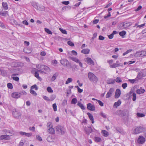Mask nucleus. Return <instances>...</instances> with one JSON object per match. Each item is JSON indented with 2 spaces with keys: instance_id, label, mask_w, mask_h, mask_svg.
<instances>
[{
  "instance_id": "nucleus-1",
  "label": "nucleus",
  "mask_w": 146,
  "mask_h": 146,
  "mask_svg": "<svg viewBox=\"0 0 146 146\" xmlns=\"http://www.w3.org/2000/svg\"><path fill=\"white\" fill-rule=\"evenodd\" d=\"M88 76L91 82L96 83L98 81V78L94 74L91 72H89L88 73Z\"/></svg>"
},
{
  "instance_id": "nucleus-2",
  "label": "nucleus",
  "mask_w": 146,
  "mask_h": 146,
  "mask_svg": "<svg viewBox=\"0 0 146 146\" xmlns=\"http://www.w3.org/2000/svg\"><path fill=\"white\" fill-rule=\"evenodd\" d=\"M56 130L57 133L60 135L64 134L66 132V129L64 126L58 125L56 126Z\"/></svg>"
},
{
  "instance_id": "nucleus-3",
  "label": "nucleus",
  "mask_w": 146,
  "mask_h": 146,
  "mask_svg": "<svg viewBox=\"0 0 146 146\" xmlns=\"http://www.w3.org/2000/svg\"><path fill=\"white\" fill-rule=\"evenodd\" d=\"M145 131V129L142 127L139 126L135 129L133 133L134 134H137Z\"/></svg>"
},
{
  "instance_id": "nucleus-4",
  "label": "nucleus",
  "mask_w": 146,
  "mask_h": 146,
  "mask_svg": "<svg viewBox=\"0 0 146 146\" xmlns=\"http://www.w3.org/2000/svg\"><path fill=\"white\" fill-rule=\"evenodd\" d=\"M12 114L13 117L16 118H19L21 115V113L19 111L16 110V109L13 111Z\"/></svg>"
},
{
  "instance_id": "nucleus-5",
  "label": "nucleus",
  "mask_w": 146,
  "mask_h": 146,
  "mask_svg": "<svg viewBox=\"0 0 146 146\" xmlns=\"http://www.w3.org/2000/svg\"><path fill=\"white\" fill-rule=\"evenodd\" d=\"M21 96V93L18 92H13L11 94V96L12 97L16 99H18L20 98Z\"/></svg>"
},
{
  "instance_id": "nucleus-6",
  "label": "nucleus",
  "mask_w": 146,
  "mask_h": 146,
  "mask_svg": "<svg viewBox=\"0 0 146 146\" xmlns=\"http://www.w3.org/2000/svg\"><path fill=\"white\" fill-rule=\"evenodd\" d=\"M146 76V72H140L138 73L137 78L139 79H142L143 77Z\"/></svg>"
},
{
  "instance_id": "nucleus-7",
  "label": "nucleus",
  "mask_w": 146,
  "mask_h": 146,
  "mask_svg": "<svg viewBox=\"0 0 146 146\" xmlns=\"http://www.w3.org/2000/svg\"><path fill=\"white\" fill-rule=\"evenodd\" d=\"M114 92V89L113 88H111L110 89L109 91L108 92L106 95V97L107 98H108L111 96L113 93Z\"/></svg>"
},
{
  "instance_id": "nucleus-8",
  "label": "nucleus",
  "mask_w": 146,
  "mask_h": 146,
  "mask_svg": "<svg viewBox=\"0 0 146 146\" xmlns=\"http://www.w3.org/2000/svg\"><path fill=\"white\" fill-rule=\"evenodd\" d=\"M145 139L143 137L139 136L137 142L139 143L143 144L145 142Z\"/></svg>"
},
{
  "instance_id": "nucleus-9",
  "label": "nucleus",
  "mask_w": 146,
  "mask_h": 146,
  "mask_svg": "<svg viewBox=\"0 0 146 146\" xmlns=\"http://www.w3.org/2000/svg\"><path fill=\"white\" fill-rule=\"evenodd\" d=\"M87 108L88 110L91 111H94L95 109V107L94 105L89 103L87 105Z\"/></svg>"
},
{
  "instance_id": "nucleus-10",
  "label": "nucleus",
  "mask_w": 146,
  "mask_h": 146,
  "mask_svg": "<svg viewBox=\"0 0 146 146\" xmlns=\"http://www.w3.org/2000/svg\"><path fill=\"white\" fill-rule=\"evenodd\" d=\"M60 63L63 65L67 66L68 63V61L66 59H64L60 61Z\"/></svg>"
},
{
  "instance_id": "nucleus-11",
  "label": "nucleus",
  "mask_w": 146,
  "mask_h": 146,
  "mask_svg": "<svg viewBox=\"0 0 146 146\" xmlns=\"http://www.w3.org/2000/svg\"><path fill=\"white\" fill-rule=\"evenodd\" d=\"M11 135H2L0 136V140H2L3 139H9V136Z\"/></svg>"
},
{
  "instance_id": "nucleus-12",
  "label": "nucleus",
  "mask_w": 146,
  "mask_h": 146,
  "mask_svg": "<svg viewBox=\"0 0 146 146\" xmlns=\"http://www.w3.org/2000/svg\"><path fill=\"white\" fill-rule=\"evenodd\" d=\"M121 94V91L119 89H117L116 90L115 94V98H118L120 96Z\"/></svg>"
},
{
  "instance_id": "nucleus-13",
  "label": "nucleus",
  "mask_w": 146,
  "mask_h": 146,
  "mask_svg": "<svg viewBox=\"0 0 146 146\" xmlns=\"http://www.w3.org/2000/svg\"><path fill=\"white\" fill-rule=\"evenodd\" d=\"M145 92V89H143L142 87H141L139 89L137 90L136 91V93L139 94H143Z\"/></svg>"
},
{
  "instance_id": "nucleus-14",
  "label": "nucleus",
  "mask_w": 146,
  "mask_h": 146,
  "mask_svg": "<svg viewBox=\"0 0 146 146\" xmlns=\"http://www.w3.org/2000/svg\"><path fill=\"white\" fill-rule=\"evenodd\" d=\"M131 25L130 23H123L121 27L122 29H125L129 27Z\"/></svg>"
},
{
  "instance_id": "nucleus-15",
  "label": "nucleus",
  "mask_w": 146,
  "mask_h": 146,
  "mask_svg": "<svg viewBox=\"0 0 146 146\" xmlns=\"http://www.w3.org/2000/svg\"><path fill=\"white\" fill-rule=\"evenodd\" d=\"M40 68L41 70H43L46 71H48L50 70V68L44 65H40Z\"/></svg>"
},
{
  "instance_id": "nucleus-16",
  "label": "nucleus",
  "mask_w": 146,
  "mask_h": 146,
  "mask_svg": "<svg viewBox=\"0 0 146 146\" xmlns=\"http://www.w3.org/2000/svg\"><path fill=\"white\" fill-rule=\"evenodd\" d=\"M86 62L89 64H94V62L91 58H87L86 59Z\"/></svg>"
},
{
  "instance_id": "nucleus-17",
  "label": "nucleus",
  "mask_w": 146,
  "mask_h": 146,
  "mask_svg": "<svg viewBox=\"0 0 146 146\" xmlns=\"http://www.w3.org/2000/svg\"><path fill=\"white\" fill-rule=\"evenodd\" d=\"M121 104V101L120 100H119L118 101L116 102H115L113 105V107L114 108H117V107L119 106Z\"/></svg>"
},
{
  "instance_id": "nucleus-18",
  "label": "nucleus",
  "mask_w": 146,
  "mask_h": 146,
  "mask_svg": "<svg viewBox=\"0 0 146 146\" xmlns=\"http://www.w3.org/2000/svg\"><path fill=\"white\" fill-rule=\"evenodd\" d=\"M135 55L138 57H142L144 56L143 50L137 52Z\"/></svg>"
},
{
  "instance_id": "nucleus-19",
  "label": "nucleus",
  "mask_w": 146,
  "mask_h": 146,
  "mask_svg": "<svg viewBox=\"0 0 146 146\" xmlns=\"http://www.w3.org/2000/svg\"><path fill=\"white\" fill-rule=\"evenodd\" d=\"M119 66H122V65H120V64L119 63H114L112 65H110V67L111 68H115L118 67Z\"/></svg>"
},
{
  "instance_id": "nucleus-20",
  "label": "nucleus",
  "mask_w": 146,
  "mask_h": 146,
  "mask_svg": "<svg viewBox=\"0 0 146 146\" xmlns=\"http://www.w3.org/2000/svg\"><path fill=\"white\" fill-rule=\"evenodd\" d=\"M86 133L87 134H89L90 133H91L93 131L92 128L91 127H89L85 129Z\"/></svg>"
},
{
  "instance_id": "nucleus-21",
  "label": "nucleus",
  "mask_w": 146,
  "mask_h": 146,
  "mask_svg": "<svg viewBox=\"0 0 146 146\" xmlns=\"http://www.w3.org/2000/svg\"><path fill=\"white\" fill-rule=\"evenodd\" d=\"M87 114L88 115L89 118L92 121V123H94V121L93 115L89 112Z\"/></svg>"
},
{
  "instance_id": "nucleus-22",
  "label": "nucleus",
  "mask_w": 146,
  "mask_h": 146,
  "mask_svg": "<svg viewBox=\"0 0 146 146\" xmlns=\"http://www.w3.org/2000/svg\"><path fill=\"white\" fill-rule=\"evenodd\" d=\"M58 74L57 73H55L52 76L51 78L50 81L51 82H53L55 80L56 78L58 76Z\"/></svg>"
},
{
  "instance_id": "nucleus-23",
  "label": "nucleus",
  "mask_w": 146,
  "mask_h": 146,
  "mask_svg": "<svg viewBox=\"0 0 146 146\" xmlns=\"http://www.w3.org/2000/svg\"><path fill=\"white\" fill-rule=\"evenodd\" d=\"M90 50L88 48H86L83 49L81 51L82 53L85 54H87L89 53Z\"/></svg>"
},
{
  "instance_id": "nucleus-24",
  "label": "nucleus",
  "mask_w": 146,
  "mask_h": 146,
  "mask_svg": "<svg viewBox=\"0 0 146 146\" xmlns=\"http://www.w3.org/2000/svg\"><path fill=\"white\" fill-rule=\"evenodd\" d=\"M101 133L102 134V135L106 137H107L109 135L108 133L105 130H102Z\"/></svg>"
},
{
  "instance_id": "nucleus-25",
  "label": "nucleus",
  "mask_w": 146,
  "mask_h": 146,
  "mask_svg": "<svg viewBox=\"0 0 146 146\" xmlns=\"http://www.w3.org/2000/svg\"><path fill=\"white\" fill-rule=\"evenodd\" d=\"M47 131L49 133L52 134L54 133V130L52 127L48 129Z\"/></svg>"
},
{
  "instance_id": "nucleus-26",
  "label": "nucleus",
  "mask_w": 146,
  "mask_h": 146,
  "mask_svg": "<svg viewBox=\"0 0 146 146\" xmlns=\"http://www.w3.org/2000/svg\"><path fill=\"white\" fill-rule=\"evenodd\" d=\"M47 140L48 142H52L54 141V139L52 137V135H49L47 137Z\"/></svg>"
},
{
  "instance_id": "nucleus-27",
  "label": "nucleus",
  "mask_w": 146,
  "mask_h": 146,
  "mask_svg": "<svg viewBox=\"0 0 146 146\" xmlns=\"http://www.w3.org/2000/svg\"><path fill=\"white\" fill-rule=\"evenodd\" d=\"M33 6L35 7L36 9H38L39 5L38 3H36L34 2H33L32 3Z\"/></svg>"
},
{
  "instance_id": "nucleus-28",
  "label": "nucleus",
  "mask_w": 146,
  "mask_h": 146,
  "mask_svg": "<svg viewBox=\"0 0 146 146\" xmlns=\"http://www.w3.org/2000/svg\"><path fill=\"white\" fill-rule=\"evenodd\" d=\"M94 140L97 143L100 142L102 141V139L101 138L98 137H94Z\"/></svg>"
},
{
  "instance_id": "nucleus-29",
  "label": "nucleus",
  "mask_w": 146,
  "mask_h": 146,
  "mask_svg": "<svg viewBox=\"0 0 146 146\" xmlns=\"http://www.w3.org/2000/svg\"><path fill=\"white\" fill-rule=\"evenodd\" d=\"M2 5L4 10H7L8 9V5L6 2H3Z\"/></svg>"
},
{
  "instance_id": "nucleus-30",
  "label": "nucleus",
  "mask_w": 146,
  "mask_h": 146,
  "mask_svg": "<svg viewBox=\"0 0 146 146\" xmlns=\"http://www.w3.org/2000/svg\"><path fill=\"white\" fill-rule=\"evenodd\" d=\"M115 82V80L112 79H110L108 80L107 83L108 84H113Z\"/></svg>"
},
{
  "instance_id": "nucleus-31",
  "label": "nucleus",
  "mask_w": 146,
  "mask_h": 146,
  "mask_svg": "<svg viewBox=\"0 0 146 146\" xmlns=\"http://www.w3.org/2000/svg\"><path fill=\"white\" fill-rule=\"evenodd\" d=\"M7 14L8 15V12L7 11H0V15L5 17Z\"/></svg>"
},
{
  "instance_id": "nucleus-32",
  "label": "nucleus",
  "mask_w": 146,
  "mask_h": 146,
  "mask_svg": "<svg viewBox=\"0 0 146 146\" xmlns=\"http://www.w3.org/2000/svg\"><path fill=\"white\" fill-rule=\"evenodd\" d=\"M126 32L125 31H122L121 32L119 33V35L121 36L122 37L124 38V35H125L126 34Z\"/></svg>"
},
{
  "instance_id": "nucleus-33",
  "label": "nucleus",
  "mask_w": 146,
  "mask_h": 146,
  "mask_svg": "<svg viewBox=\"0 0 146 146\" xmlns=\"http://www.w3.org/2000/svg\"><path fill=\"white\" fill-rule=\"evenodd\" d=\"M38 72L37 70V71H36L35 72V76L36 78H38V80H40L41 79L39 76V74L38 73Z\"/></svg>"
},
{
  "instance_id": "nucleus-34",
  "label": "nucleus",
  "mask_w": 146,
  "mask_h": 146,
  "mask_svg": "<svg viewBox=\"0 0 146 146\" xmlns=\"http://www.w3.org/2000/svg\"><path fill=\"white\" fill-rule=\"evenodd\" d=\"M77 105L80 107L82 110H84L85 109L84 106L81 102H78Z\"/></svg>"
},
{
  "instance_id": "nucleus-35",
  "label": "nucleus",
  "mask_w": 146,
  "mask_h": 146,
  "mask_svg": "<svg viewBox=\"0 0 146 146\" xmlns=\"http://www.w3.org/2000/svg\"><path fill=\"white\" fill-rule=\"evenodd\" d=\"M70 59L78 63V62H79V60L77 58H75V57H70Z\"/></svg>"
},
{
  "instance_id": "nucleus-36",
  "label": "nucleus",
  "mask_w": 146,
  "mask_h": 146,
  "mask_svg": "<svg viewBox=\"0 0 146 146\" xmlns=\"http://www.w3.org/2000/svg\"><path fill=\"white\" fill-rule=\"evenodd\" d=\"M56 96L54 95H51L50 97V101H52L53 100L56 98Z\"/></svg>"
},
{
  "instance_id": "nucleus-37",
  "label": "nucleus",
  "mask_w": 146,
  "mask_h": 146,
  "mask_svg": "<svg viewBox=\"0 0 146 146\" xmlns=\"http://www.w3.org/2000/svg\"><path fill=\"white\" fill-rule=\"evenodd\" d=\"M47 126L48 129L49 128L52 127V122H48L47 123Z\"/></svg>"
},
{
  "instance_id": "nucleus-38",
  "label": "nucleus",
  "mask_w": 146,
  "mask_h": 146,
  "mask_svg": "<svg viewBox=\"0 0 146 146\" xmlns=\"http://www.w3.org/2000/svg\"><path fill=\"white\" fill-rule=\"evenodd\" d=\"M137 116L139 117H143L145 116V115L142 113H137Z\"/></svg>"
},
{
  "instance_id": "nucleus-39",
  "label": "nucleus",
  "mask_w": 146,
  "mask_h": 146,
  "mask_svg": "<svg viewBox=\"0 0 146 146\" xmlns=\"http://www.w3.org/2000/svg\"><path fill=\"white\" fill-rule=\"evenodd\" d=\"M115 82L116 81L117 83H120L121 82H122V81L120 78L119 77H117L116 79L115 80Z\"/></svg>"
},
{
  "instance_id": "nucleus-40",
  "label": "nucleus",
  "mask_w": 146,
  "mask_h": 146,
  "mask_svg": "<svg viewBox=\"0 0 146 146\" xmlns=\"http://www.w3.org/2000/svg\"><path fill=\"white\" fill-rule=\"evenodd\" d=\"M75 87L77 88L78 89V92L81 93L82 92L83 90L82 89H80L78 86H75Z\"/></svg>"
},
{
  "instance_id": "nucleus-41",
  "label": "nucleus",
  "mask_w": 146,
  "mask_h": 146,
  "mask_svg": "<svg viewBox=\"0 0 146 146\" xmlns=\"http://www.w3.org/2000/svg\"><path fill=\"white\" fill-rule=\"evenodd\" d=\"M72 78H68L67 81H66L65 84H68L69 83L71 82L72 81Z\"/></svg>"
},
{
  "instance_id": "nucleus-42",
  "label": "nucleus",
  "mask_w": 146,
  "mask_h": 146,
  "mask_svg": "<svg viewBox=\"0 0 146 146\" xmlns=\"http://www.w3.org/2000/svg\"><path fill=\"white\" fill-rule=\"evenodd\" d=\"M30 92L32 94L33 96H36L37 94L34 91V90H32V89H31L30 90Z\"/></svg>"
},
{
  "instance_id": "nucleus-43",
  "label": "nucleus",
  "mask_w": 146,
  "mask_h": 146,
  "mask_svg": "<svg viewBox=\"0 0 146 146\" xmlns=\"http://www.w3.org/2000/svg\"><path fill=\"white\" fill-rule=\"evenodd\" d=\"M38 10L41 11H43L44 10V7L42 5H39L38 9Z\"/></svg>"
},
{
  "instance_id": "nucleus-44",
  "label": "nucleus",
  "mask_w": 146,
  "mask_h": 146,
  "mask_svg": "<svg viewBox=\"0 0 146 146\" xmlns=\"http://www.w3.org/2000/svg\"><path fill=\"white\" fill-rule=\"evenodd\" d=\"M77 101V100L76 98H74L72 99L71 101V104H75Z\"/></svg>"
},
{
  "instance_id": "nucleus-45",
  "label": "nucleus",
  "mask_w": 146,
  "mask_h": 146,
  "mask_svg": "<svg viewBox=\"0 0 146 146\" xmlns=\"http://www.w3.org/2000/svg\"><path fill=\"white\" fill-rule=\"evenodd\" d=\"M47 90L49 93H52L53 90L50 87H48L47 88Z\"/></svg>"
},
{
  "instance_id": "nucleus-46",
  "label": "nucleus",
  "mask_w": 146,
  "mask_h": 146,
  "mask_svg": "<svg viewBox=\"0 0 146 146\" xmlns=\"http://www.w3.org/2000/svg\"><path fill=\"white\" fill-rule=\"evenodd\" d=\"M11 22L13 25H17V22L15 19H12L11 20Z\"/></svg>"
},
{
  "instance_id": "nucleus-47",
  "label": "nucleus",
  "mask_w": 146,
  "mask_h": 146,
  "mask_svg": "<svg viewBox=\"0 0 146 146\" xmlns=\"http://www.w3.org/2000/svg\"><path fill=\"white\" fill-rule=\"evenodd\" d=\"M129 81L131 83H134L135 82H136L138 81L136 79H129Z\"/></svg>"
},
{
  "instance_id": "nucleus-48",
  "label": "nucleus",
  "mask_w": 146,
  "mask_h": 146,
  "mask_svg": "<svg viewBox=\"0 0 146 146\" xmlns=\"http://www.w3.org/2000/svg\"><path fill=\"white\" fill-rule=\"evenodd\" d=\"M133 98L132 100L133 101L136 100V94L135 93H133L132 94Z\"/></svg>"
},
{
  "instance_id": "nucleus-49",
  "label": "nucleus",
  "mask_w": 146,
  "mask_h": 146,
  "mask_svg": "<svg viewBox=\"0 0 146 146\" xmlns=\"http://www.w3.org/2000/svg\"><path fill=\"white\" fill-rule=\"evenodd\" d=\"M52 107L54 110V111H57V106L56 104H54L52 105Z\"/></svg>"
},
{
  "instance_id": "nucleus-50",
  "label": "nucleus",
  "mask_w": 146,
  "mask_h": 146,
  "mask_svg": "<svg viewBox=\"0 0 146 146\" xmlns=\"http://www.w3.org/2000/svg\"><path fill=\"white\" fill-rule=\"evenodd\" d=\"M45 31H46V32L48 34H52V32L50 31V30L49 29H48L45 28Z\"/></svg>"
},
{
  "instance_id": "nucleus-51",
  "label": "nucleus",
  "mask_w": 146,
  "mask_h": 146,
  "mask_svg": "<svg viewBox=\"0 0 146 146\" xmlns=\"http://www.w3.org/2000/svg\"><path fill=\"white\" fill-rule=\"evenodd\" d=\"M4 132H5L6 133L9 134H12V133L11 131L9 130H7L6 129L4 130L3 131Z\"/></svg>"
},
{
  "instance_id": "nucleus-52",
  "label": "nucleus",
  "mask_w": 146,
  "mask_h": 146,
  "mask_svg": "<svg viewBox=\"0 0 146 146\" xmlns=\"http://www.w3.org/2000/svg\"><path fill=\"white\" fill-rule=\"evenodd\" d=\"M31 89L35 88L36 90H37L38 89V88L36 84H35L31 87Z\"/></svg>"
},
{
  "instance_id": "nucleus-53",
  "label": "nucleus",
  "mask_w": 146,
  "mask_h": 146,
  "mask_svg": "<svg viewBox=\"0 0 146 146\" xmlns=\"http://www.w3.org/2000/svg\"><path fill=\"white\" fill-rule=\"evenodd\" d=\"M36 139L39 141H41L42 140L41 137L39 135H36Z\"/></svg>"
},
{
  "instance_id": "nucleus-54",
  "label": "nucleus",
  "mask_w": 146,
  "mask_h": 146,
  "mask_svg": "<svg viewBox=\"0 0 146 146\" xmlns=\"http://www.w3.org/2000/svg\"><path fill=\"white\" fill-rule=\"evenodd\" d=\"M59 30L62 33L67 34V32L65 30L62 29L61 28H59Z\"/></svg>"
},
{
  "instance_id": "nucleus-55",
  "label": "nucleus",
  "mask_w": 146,
  "mask_h": 146,
  "mask_svg": "<svg viewBox=\"0 0 146 146\" xmlns=\"http://www.w3.org/2000/svg\"><path fill=\"white\" fill-rule=\"evenodd\" d=\"M7 86L8 88L10 89H12L13 88V86L12 84L11 83H8L7 84Z\"/></svg>"
},
{
  "instance_id": "nucleus-56",
  "label": "nucleus",
  "mask_w": 146,
  "mask_h": 146,
  "mask_svg": "<svg viewBox=\"0 0 146 146\" xmlns=\"http://www.w3.org/2000/svg\"><path fill=\"white\" fill-rule=\"evenodd\" d=\"M29 130L30 131H35V128L34 126H33L32 127H30L29 128Z\"/></svg>"
},
{
  "instance_id": "nucleus-57",
  "label": "nucleus",
  "mask_w": 146,
  "mask_h": 146,
  "mask_svg": "<svg viewBox=\"0 0 146 146\" xmlns=\"http://www.w3.org/2000/svg\"><path fill=\"white\" fill-rule=\"evenodd\" d=\"M127 84L126 83L123 84L122 85V87L123 89H125L127 87Z\"/></svg>"
},
{
  "instance_id": "nucleus-58",
  "label": "nucleus",
  "mask_w": 146,
  "mask_h": 146,
  "mask_svg": "<svg viewBox=\"0 0 146 146\" xmlns=\"http://www.w3.org/2000/svg\"><path fill=\"white\" fill-rule=\"evenodd\" d=\"M68 44L71 46H72L74 45V44L70 41H68L67 42Z\"/></svg>"
},
{
  "instance_id": "nucleus-59",
  "label": "nucleus",
  "mask_w": 146,
  "mask_h": 146,
  "mask_svg": "<svg viewBox=\"0 0 146 146\" xmlns=\"http://www.w3.org/2000/svg\"><path fill=\"white\" fill-rule=\"evenodd\" d=\"M99 105L101 106H104V103L100 100H97Z\"/></svg>"
},
{
  "instance_id": "nucleus-60",
  "label": "nucleus",
  "mask_w": 146,
  "mask_h": 146,
  "mask_svg": "<svg viewBox=\"0 0 146 146\" xmlns=\"http://www.w3.org/2000/svg\"><path fill=\"white\" fill-rule=\"evenodd\" d=\"M13 79L16 81H18L19 80V78L18 77H12Z\"/></svg>"
},
{
  "instance_id": "nucleus-61",
  "label": "nucleus",
  "mask_w": 146,
  "mask_h": 146,
  "mask_svg": "<svg viewBox=\"0 0 146 146\" xmlns=\"http://www.w3.org/2000/svg\"><path fill=\"white\" fill-rule=\"evenodd\" d=\"M32 133H25V136L28 137H30L32 136Z\"/></svg>"
},
{
  "instance_id": "nucleus-62",
  "label": "nucleus",
  "mask_w": 146,
  "mask_h": 146,
  "mask_svg": "<svg viewBox=\"0 0 146 146\" xmlns=\"http://www.w3.org/2000/svg\"><path fill=\"white\" fill-rule=\"evenodd\" d=\"M43 98L44 100L47 101H50V99L48 98V97L46 96H44Z\"/></svg>"
},
{
  "instance_id": "nucleus-63",
  "label": "nucleus",
  "mask_w": 146,
  "mask_h": 146,
  "mask_svg": "<svg viewBox=\"0 0 146 146\" xmlns=\"http://www.w3.org/2000/svg\"><path fill=\"white\" fill-rule=\"evenodd\" d=\"M62 3L65 5H68L69 3V2L68 1H62Z\"/></svg>"
},
{
  "instance_id": "nucleus-64",
  "label": "nucleus",
  "mask_w": 146,
  "mask_h": 146,
  "mask_svg": "<svg viewBox=\"0 0 146 146\" xmlns=\"http://www.w3.org/2000/svg\"><path fill=\"white\" fill-rule=\"evenodd\" d=\"M24 144V143L22 141H21L19 143L18 145V146H23Z\"/></svg>"
}]
</instances>
